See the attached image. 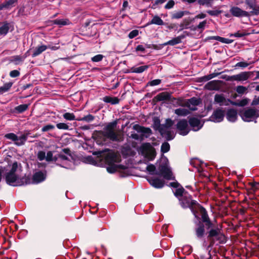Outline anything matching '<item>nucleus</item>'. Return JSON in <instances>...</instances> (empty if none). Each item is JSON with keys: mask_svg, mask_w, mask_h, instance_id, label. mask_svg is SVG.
<instances>
[{"mask_svg": "<svg viewBox=\"0 0 259 259\" xmlns=\"http://www.w3.org/2000/svg\"><path fill=\"white\" fill-rule=\"evenodd\" d=\"M148 24L162 25L163 24V21L159 16L156 15L153 17L151 21Z\"/></svg>", "mask_w": 259, "mask_h": 259, "instance_id": "7c9ffc66", "label": "nucleus"}, {"mask_svg": "<svg viewBox=\"0 0 259 259\" xmlns=\"http://www.w3.org/2000/svg\"><path fill=\"white\" fill-rule=\"evenodd\" d=\"M189 11H179L174 13L172 16L173 19H180L184 15L189 14Z\"/></svg>", "mask_w": 259, "mask_h": 259, "instance_id": "4c0bfd02", "label": "nucleus"}, {"mask_svg": "<svg viewBox=\"0 0 259 259\" xmlns=\"http://www.w3.org/2000/svg\"><path fill=\"white\" fill-rule=\"evenodd\" d=\"M63 117L64 119L67 120H76L75 116L73 113L66 112L63 115Z\"/></svg>", "mask_w": 259, "mask_h": 259, "instance_id": "79ce46f5", "label": "nucleus"}, {"mask_svg": "<svg viewBox=\"0 0 259 259\" xmlns=\"http://www.w3.org/2000/svg\"><path fill=\"white\" fill-rule=\"evenodd\" d=\"M179 200L182 206L184 208H191L197 203L196 201L192 200L191 197L187 194H185L184 196L179 198Z\"/></svg>", "mask_w": 259, "mask_h": 259, "instance_id": "9b49d317", "label": "nucleus"}, {"mask_svg": "<svg viewBox=\"0 0 259 259\" xmlns=\"http://www.w3.org/2000/svg\"><path fill=\"white\" fill-rule=\"evenodd\" d=\"M21 171L22 166L21 164H18L17 162H15L11 165V169L9 172L20 175Z\"/></svg>", "mask_w": 259, "mask_h": 259, "instance_id": "b1692460", "label": "nucleus"}, {"mask_svg": "<svg viewBox=\"0 0 259 259\" xmlns=\"http://www.w3.org/2000/svg\"><path fill=\"white\" fill-rule=\"evenodd\" d=\"M48 47L46 45H41L40 46H38L34 49L32 56L33 57H34L37 56H38L43 52L46 51Z\"/></svg>", "mask_w": 259, "mask_h": 259, "instance_id": "393cba45", "label": "nucleus"}, {"mask_svg": "<svg viewBox=\"0 0 259 259\" xmlns=\"http://www.w3.org/2000/svg\"><path fill=\"white\" fill-rule=\"evenodd\" d=\"M57 127L59 130H67L69 129V126L65 123H59L56 124Z\"/></svg>", "mask_w": 259, "mask_h": 259, "instance_id": "3c124183", "label": "nucleus"}, {"mask_svg": "<svg viewBox=\"0 0 259 259\" xmlns=\"http://www.w3.org/2000/svg\"><path fill=\"white\" fill-rule=\"evenodd\" d=\"M46 160L48 161H51L53 160H55V157L53 158V155L52 151H49L47 152L46 156Z\"/></svg>", "mask_w": 259, "mask_h": 259, "instance_id": "052dcab7", "label": "nucleus"}, {"mask_svg": "<svg viewBox=\"0 0 259 259\" xmlns=\"http://www.w3.org/2000/svg\"><path fill=\"white\" fill-rule=\"evenodd\" d=\"M156 167L155 166L152 164H148L146 167V170L150 172L151 174H153L155 170Z\"/></svg>", "mask_w": 259, "mask_h": 259, "instance_id": "6e6d98bb", "label": "nucleus"}, {"mask_svg": "<svg viewBox=\"0 0 259 259\" xmlns=\"http://www.w3.org/2000/svg\"><path fill=\"white\" fill-rule=\"evenodd\" d=\"M28 107V105L27 104H22L20 105L15 108V110L18 113H22L24 111H26Z\"/></svg>", "mask_w": 259, "mask_h": 259, "instance_id": "ea45409f", "label": "nucleus"}, {"mask_svg": "<svg viewBox=\"0 0 259 259\" xmlns=\"http://www.w3.org/2000/svg\"><path fill=\"white\" fill-rule=\"evenodd\" d=\"M199 103L200 100L196 98L193 97L189 99L185 103L179 104V105L183 107H188L190 110L194 111L197 109L196 107Z\"/></svg>", "mask_w": 259, "mask_h": 259, "instance_id": "f8f14e48", "label": "nucleus"}, {"mask_svg": "<svg viewBox=\"0 0 259 259\" xmlns=\"http://www.w3.org/2000/svg\"><path fill=\"white\" fill-rule=\"evenodd\" d=\"M231 14L235 17H249L250 14L247 11L242 10L240 8L237 7H232L230 10Z\"/></svg>", "mask_w": 259, "mask_h": 259, "instance_id": "ddd939ff", "label": "nucleus"}, {"mask_svg": "<svg viewBox=\"0 0 259 259\" xmlns=\"http://www.w3.org/2000/svg\"><path fill=\"white\" fill-rule=\"evenodd\" d=\"M230 100H227L223 95L216 94L214 96V103L220 106L227 105Z\"/></svg>", "mask_w": 259, "mask_h": 259, "instance_id": "6ab92c4d", "label": "nucleus"}, {"mask_svg": "<svg viewBox=\"0 0 259 259\" xmlns=\"http://www.w3.org/2000/svg\"><path fill=\"white\" fill-rule=\"evenodd\" d=\"M37 158L38 159L41 161V160H43L44 159H46V153L45 152L42 151H39L37 153Z\"/></svg>", "mask_w": 259, "mask_h": 259, "instance_id": "680f3d73", "label": "nucleus"}, {"mask_svg": "<svg viewBox=\"0 0 259 259\" xmlns=\"http://www.w3.org/2000/svg\"><path fill=\"white\" fill-rule=\"evenodd\" d=\"M210 38L212 39L217 40L221 42L225 43V44H230L232 42V40H230L229 39L224 38V37H221L219 36H212Z\"/></svg>", "mask_w": 259, "mask_h": 259, "instance_id": "58836bf2", "label": "nucleus"}, {"mask_svg": "<svg viewBox=\"0 0 259 259\" xmlns=\"http://www.w3.org/2000/svg\"><path fill=\"white\" fill-rule=\"evenodd\" d=\"M133 128L138 132L142 133H148L151 131L150 129L149 128H145L138 124L134 125L133 126Z\"/></svg>", "mask_w": 259, "mask_h": 259, "instance_id": "72a5a7b5", "label": "nucleus"}, {"mask_svg": "<svg viewBox=\"0 0 259 259\" xmlns=\"http://www.w3.org/2000/svg\"><path fill=\"white\" fill-rule=\"evenodd\" d=\"M106 161L108 163L109 166L107 167V170L109 173H114L117 170L119 165L115 163L119 162L120 157L114 152L108 151L105 157Z\"/></svg>", "mask_w": 259, "mask_h": 259, "instance_id": "f03ea898", "label": "nucleus"}, {"mask_svg": "<svg viewBox=\"0 0 259 259\" xmlns=\"http://www.w3.org/2000/svg\"><path fill=\"white\" fill-rule=\"evenodd\" d=\"M157 175H162L165 179L171 180L172 175L169 167L167 165L160 164L159 167V171L155 173Z\"/></svg>", "mask_w": 259, "mask_h": 259, "instance_id": "1a4fd4ad", "label": "nucleus"}, {"mask_svg": "<svg viewBox=\"0 0 259 259\" xmlns=\"http://www.w3.org/2000/svg\"><path fill=\"white\" fill-rule=\"evenodd\" d=\"M251 75V72H242L239 74L228 76L226 80L228 81H237L243 82L246 81L250 77Z\"/></svg>", "mask_w": 259, "mask_h": 259, "instance_id": "6e6552de", "label": "nucleus"}, {"mask_svg": "<svg viewBox=\"0 0 259 259\" xmlns=\"http://www.w3.org/2000/svg\"><path fill=\"white\" fill-rule=\"evenodd\" d=\"M63 151L67 155H66L62 153L59 154L57 156L55 157V161L57 162V164L60 165L63 167L68 168L69 163L71 162L69 159L71 156L69 153V150L68 149H65Z\"/></svg>", "mask_w": 259, "mask_h": 259, "instance_id": "20e7f679", "label": "nucleus"}, {"mask_svg": "<svg viewBox=\"0 0 259 259\" xmlns=\"http://www.w3.org/2000/svg\"><path fill=\"white\" fill-rule=\"evenodd\" d=\"M184 38V35H180L176 37L173 38L171 40L163 44V46H175L181 42L182 39Z\"/></svg>", "mask_w": 259, "mask_h": 259, "instance_id": "5701e85b", "label": "nucleus"}, {"mask_svg": "<svg viewBox=\"0 0 259 259\" xmlns=\"http://www.w3.org/2000/svg\"><path fill=\"white\" fill-rule=\"evenodd\" d=\"M197 3L200 6H205L209 7L212 5V0H198Z\"/></svg>", "mask_w": 259, "mask_h": 259, "instance_id": "a19ab883", "label": "nucleus"}, {"mask_svg": "<svg viewBox=\"0 0 259 259\" xmlns=\"http://www.w3.org/2000/svg\"><path fill=\"white\" fill-rule=\"evenodd\" d=\"M245 4L248 7L252 10L250 12L251 15H258L259 14V7H256L255 0H245Z\"/></svg>", "mask_w": 259, "mask_h": 259, "instance_id": "dca6fc26", "label": "nucleus"}, {"mask_svg": "<svg viewBox=\"0 0 259 259\" xmlns=\"http://www.w3.org/2000/svg\"><path fill=\"white\" fill-rule=\"evenodd\" d=\"M205 232L204 227L203 225L199 226L196 229V235L198 238H201L204 235Z\"/></svg>", "mask_w": 259, "mask_h": 259, "instance_id": "e433bc0d", "label": "nucleus"}, {"mask_svg": "<svg viewBox=\"0 0 259 259\" xmlns=\"http://www.w3.org/2000/svg\"><path fill=\"white\" fill-rule=\"evenodd\" d=\"M170 94L168 92H162L157 95L154 98L156 101H164L169 100Z\"/></svg>", "mask_w": 259, "mask_h": 259, "instance_id": "4be33fe9", "label": "nucleus"}, {"mask_svg": "<svg viewBox=\"0 0 259 259\" xmlns=\"http://www.w3.org/2000/svg\"><path fill=\"white\" fill-rule=\"evenodd\" d=\"M103 101L106 103H109L112 105L117 104L119 103V99L117 97H111L105 96L103 98Z\"/></svg>", "mask_w": 259, "mask_h": 259, "instance_id": "c85d7f7f", "label": "nucleus"}, {"mask_svg": "<svg viewBox=\"0 0 259 259\" xmlns=\"http://www.w3.org/2000/svg\"><path fill=\"white\" fill-rule=\"evenodd\" d=\"M95 119V117L89 114L86 116H84L81 118H77L76 120L77 121H84L87 122H90L93 121Z\"/></svg>", "mask_w": 259, "mask_h": 259, "instance_id": "f704fd0d", "label": "nucleus"}, {"mask_svg": "<svg viewBox=\"0 0 259 259\" xmlns=\"http://www.w3.org/2000/svg\"><path fill=\"white\" fill-rule=\"evenodd\" d=\"M249 64L246 62H239L236 64V67L245 68L249 66Z\"/></svg>", "mask_w": 259, "mask_h": 259, "instance_id": "13d9d810", "label": "nucleus"}, {"mask_svg": "<svg viewBox=\"0 0 259 259\" xmlns=\"http://www.w3.org/2000/svg\"><path fill=\"white\" fill-rule=\"evenodd\" d=\"M159 132L162 137H164L167 140L173 139L175 136L174 132L171 130V128L167 127H160Z\"/></svg>", "mask_w": 259, "mask_h": 259, "instance_id": "2eb2a0df", "label": "nucleus"}, {"mask_svg": "<svg viewBox=\"0 0 259 259\" xmlns=\"http://www.w3.org/2000/svg\"><path fill=\"white\" fill-rule=\"evenodd\" d=\"M169 149L170 146L167 142L163 143L161 146V151L163 153L167 152Z\"/></svg>", "mask_w": 259, "mask_h": 259, "instance_id": "de8ad7c7", "label": "nucleus"}, {"mask_svg": "<svg viewBox=\"0 0 259 259\" xmlns=\"http://www.w3.org/2000/svg\"><path fill=\"white\" fill-rule=\"evenodd\" d=\"M224 117V111L219 108L215 110L210 117V120L214 122H220L223 121Z\"/></svg>", "mask_w": 259, "mask_h": 259, "instance_id": "4468645a", "label": "nucleus"}, {"mask_svg": "<svg viewBox=\"0 0 259 259\" xmlns=\"http://www.w3.org/2000/svg\"><path fill=\"white\" fill-rule=\"evenodd\" d=\"M6 181L8 184L13 186H19L23 184L20 175L7 172L6 175Z\"/></svg>", "mask_w": 259, "mask_h": 259, "instance_id": "423d86ee", "label": "nucleus"}, {"mask_svg": "<svg viewBox=\"0 0 259 259\" xmlns=\"http://www.w3.org/2000/svg\"><path fill=\"white\" fill-rule=\"evenodd\" d=\"M207 13H208L210 16H218L219 15L222 13V11L216 10H208L206 11Z\"/></svg>", "mask_w": 259, "mask_h": 259, "instance_id": "8fccbe9b", "label": "nucleus"}, {"mask_svg": "<svg viewBox=\"0 0 259 259\" xmlns=\"http://www.w3.org/2000/svg\"><path fill=\"white\" fill-rule=\"evenodd\" d=\"M149 184L156 188H161L164 186V181L160 179L151 178L147 179Z\"/></svg>", "mask_w": 259, "mask_h": 259, "instance_id": "f3484780", "label": "nucleus"}, {"mask_svg": "<svg viewBox=\"0 0 259 259\" xmlns=\"http://www.w3.org/2000/svg\"><path fill=\"white\" fill-rule=\"evenodd\" d=\"M214 238L215 239L218 240L221 243H224L226 242L225 236L224 234L221 233V232H220L218 235Z\"/></svg>", "mask_w": 259, "mask_h": 259, "instance_id": "a18cd8bd", "label": "nucleus"}, {"mask_svg": "<svg viewBox=\"0 0 259 259\" xmlns=\"http://www.w3.org/2000/svg\"><path fill=\"white\" fill-rule=\"evenodd\" d=\"M54 128H55V126L54 125H52V124H47V125L44 126L41 128V131L42 132H48V131H50V130H53Z\"/></svg>", "mask_w": 259, "mask_h": 259, "instance_id": "4d7b16f0", "label": "nucleus"}, {"mask_svg": "<svg viewBox=\"0 0 259 259\" xmlns=\"http://www.w3.org/2000/svg\"><path fill=\"white\" fill-rule=\"evenodd\" d=\"M177 128L179 133L182 136H186L189 132L188 122L186 119L180 120L177 124Z\"/></svg>", "mask_w": 259, "mask_h": 259, "instance_id": "9d476101", "label": "nucleus"}, {"mask_svg": "<svg viewBox=\"0 0 259 259\" xmlns=\"http://www.w3.org/2000/svg\"><path fill=\"white\" fill-rule=\"evenodd\" d=\"M103 55L101 54H98L92 57L91 60L93 62H98L101 61L103 59Z\"/></svg>", "mask_w": 259, "mask_h": 259, "instance_id": "603ef678", "label": "nucleus"}, {"mask_svg": "<svg viewBox=\"0 0 259 259\" xmlns=\"http://www.w3.org/2000/svg\"><path fill=\"white\" fill-rule=\"evenodd\" d=\"M206 17V14L203 13H201L198 15H197L196 16H195V18L194 19H204V18H205Z\"/></svg>", "mask_w": 259, "mask_h": 259, "instance_id": "774afa93", "label": "nucleus"}, {"mask_svg": "<svg viewBox=\"0 0 259 259\" xmlns=\"http://www.w3.org/2000/svg\"><path fill=\"white\" fill-rule=\"evenodd\" d=\"M161 82V80L159 79H156L151 80L149 82L148 84L150 86H155L159 84Z\"/></svg>", "mask_w": 259, "mask_h": 259, "instance_id": "e2e57ef3", "label": "nucleus"}, {"mask_svg": "<svg viewBox=\"0 0 259 259\" xmlns=\"http://www.w3.org/2000/svg\"><path fill=\"white\" fill-rule=\"evenodd\" d=\"M13 83L9 82L4 84L3 86L0 87V94H2L7 91L12 87Z\"/></svg>", "mask_w": 259, "mask_h": 259, "instance_id": "c9c22d12", "label": "nucleus"}, {"mask_svg": "<svg viewBox=\"0 0 259 259\" xmlns=\"http://www.w3.org/2000/svg\"><path fill=\"white\" fill-rule=\"evenodd\" d=\"M5 138L14 142L15 144L17 146H21L24 144L27 140V136L26 135L23 134L20 137H18L16 134L11 133L6 134Z\"/></svg>", "mask_w": 259, "mask_h": 259, "instance_id": "0eeeda50", "label": "nucleus"}, {"mask_svg": "<svg viewBox=\"0 0 259 259\" xmlns=\"http://www.w3.org/2000/svg\"><path fill=\"white\" fill-rule=\"evenodd\" d=\"M174 123V121L170 119H167L166 120L165 124H162L160 127H167V128H171V126Z\"/></svg>", "mask_w": 259, "mask_h": 259, "instance_id": "49530a36", "label": "nucleus"}, {"mask_svg": "<svg viewBox=\"0 0 259 259\" xmlns=\"http://www.w3.org/2000/svg\"><path fill=\"white\" fill-rule=\"evenodd\" d=\"M174 112L179 116H186L190 113L188 109L182 108L175 109Z\"/></svg>", "mask_w": 259, "mask_h": 259, "instance_id": "cd10ccee", "label": "nucleus"}, {"mask_svg": "<svg viewBox=\"0 0 259 259\" xmlns=\"http://www.w3.org/2000/svg\"><path fill=\"white\" fill-rule=\"evenodd\" d=\"M9 30V24L8 23H5L0 27V36L6 35Z\"/></svg>", "mask_w": 259, "mask_h": 259, "instance_id": "473e14b6", "label": "nucleus"}, {"mask_svg": "<svg viewBox=\"0 0 259 259\" xmlns=\"http://www.w3.org/2000/svg\"><path fill=\"white\" fill-rule=\"evenodd\" d=\"M190 126L194 131H198L202 126V124L199 119L196 118H191L189 120Z\"/></svg>", "mask_w": 259, "mask_h": 259, "instance_id": "a211bd4d", "label": "nucleus"}, {"mask_svg": "<svg viewBox=\"0 0 259 259\" xmlns=\"http://www.w3.org/2000/svg\"><path fill=\"white\" fill-rule=\"evenodd\" d=\"M239 114L244 121L249 122L259 116V111L250 108L241 111Z\"/></svg>", "mask_w": 259, "mask_h": 259, "instance_id": "39448f33", "label": "nucleus"}, {"mask_svg": "<svg viewBox=\"0 0 259 259\" xmlns=\"http://www.w3.org/2000/svg\"><path fill=\"white\" fill-rule=\"evenodd\" d=\"M219 88L218 81L212 80L207 82L205 85V88L208 90H216Z\"/></svg>", "mask_w": 259, "mask_h": 259, "instance_id": "a878e982", "label": "nucleus"}, {"mask_svg": "<svg viewBox=\"0 0 259 259\" xmlns=\"http://www.w3.org/2000/svg\"><path fill=\"white\" fill-rule=\"evenodd\" d=\"M175 4V3L173 0H170L165 5L164 8L165 9H170L174 7Z\"/></svg>", "mask_w": 259, "mask_h": 259, "instance_id": "bf43d9fd", "label": "nucleus"}, {"mask_svg": "<svg viewBox=\"0 0 259 259\" xmlns=\"http://www.w3.org/2000/svg\"><path fill=\"white\" fill-rule=\"evenodd\" d=\"M138 34L139 31L138 30H133L129 33L128 37L130 38H133L136 37Z\"/></svg>", "mask_w": 259, "mask_h": 259, "instance_id": "0e129e2a", "label": "nucleus"}, {"mask_svg": "<svg viewBox=\"0 0 259 259\" xmlns=\"http://www.w3.org/2000/svg\"><path fill=\"white\" fill-rule=\"evenodd\" d=\"M186 194V193L185 192V190L184 188H178L176 189L175 195L177 197H181V198H182L183 196H184V194Z\"/></svg>", "mask_w": 259, "mask_h": 259, "instance_id": "c03bdc74", "label": "nucleus"}, {"mask_svg": "<svg viewBox=\"0 0 259 259\" xmlns=\"http://www.w3.org/2000/svg\"><path fill=\"white\" fill-rule=\"evenodd\" d=\"M247 89L246 87L243 85H238L236 87V91L239 94H243L247 91Z\"/></svg>", "mask_w": 259, "mask_h": 259, "instance_id": "09e8293b", "label": "nucleus"}, {"mask_svg": "<svg viewBox=\"0 0 259 259\" xmlns=\"http://www.w3.org/2000/svg\"><path fill=\"white\" fill-rule=\"evenodd\" d=\"M149 67L148 65H144L138 67H132L131 71L132 73H141L147 70Z\"/></svg>", "mask_w": 259, "mask_h": 259, "instance_id": "c756f323", "label": "nucleus"}, {"mask_svg": "<svg viewBox=\"0 0 259 259\" xmlns=\"http://www.w3.org/2000/svg\"><path fill=\"white\" fill-rule=\"evenodd\" d=\"M207 21L206 20L200 22L199 24L196 26V28L200 29L201 31L203 30L206 25Z\"/></svg>", "mask_w": 259, "mask_h": 259, "instance_id": "864d4df0", "label": "nucleus"}, {"mask_svg": "<svg viewBox=\"0 0 259 259\" xmlns=\"http://www.w3.org/2000/svg\"><path fill=\"white\" fill-rule=\"evenodd\" d=\"M226 118L230 122H235L237 119V112L236 110L230 109L226 113Z\"/></svg>", "mask_w": 259, "mask_h": 259, "instance_id": "412c9836", "label": "nucleus"}, {"mask_svg": "<svg viewBox=\"0 0 259 259\" xmlns=\"http://www.w3.org/2000/svg\"><path fill=\"white\" fill-rule=\"evenodd\" d=\"M18 0H8L4 2L6 9H9L14 6L15 4L17 3Z\"/></svg>", "mask_w": 259, "mask_h": 259, "instance_id": "37998d69", "label": "nucleus"}, {"mask_svg": "<svg viewBox=\"0 0 259 259\" xmlns=\"http://www.w3.org/2000/svg\"><path fill=\"white\" fill-rule=\"evenodd\" d=\"M20 72L17 70H14L10 72V75L11 77H16L19 75Z\"/></svg>", "mask_w": 259, "mask_h": 259, "instance_id": "69168bd1", "label": "nucleus"}, {"mask_svg": "<svg viewBox=\"0 0 259 259\" xmlns=\"http://www.w3.org/2000/svg\"><path fill=\"white\" fill-rule=\"evenodd\" d=\"M54 24L58 25L59 27L69 25L71 22L68 19H56L52 21Z\"/></svg>", "mask_w": 259, "mask_h": 259, "instance_id": "bb28decb", "label": "nucleus"}, {"mask_svg": "<svg viewBox=\"0 0 259 259\" xmlns=\"http://www.w3.org/2000/svg\"><path fill=\"white\" fill-rule=\"evenodd\" d=\"M46 178V174L41 171L35 172L33 176V182L38 184L44 181Z\"/></svg>", "mask_w": 259, "mask_h": 259, "instance_id": "aec40b11", "label": "nucleus"}, {"mask_svg": "<svg viewBox=\"0 0 259 259\" xmlns=\"http://www.w3.org/2000/svg\"><path fill=\"white\" fill-rule=\"evenodd\" d=\"M116 121L109 123L104 128V135L112 141L121 142L123 140V136L119 131H115Z\"/></svg>", "mask_w": 259, "mask_h": 259, "instance_id": "f257e3e1", "label": "nucleus"}, {"mask_svg": "<svg viewBox=\"0 0 259 259\" xmlns=\"http://www.w3.org/2000/svg\"><path fill=\"white\" fill-rule=\"evenodd\" d=\"M201 212L202 221L204 223H206L207 224L209 225L210 224V222L209 221L208 216L207 214L205 209L204 208L202 207L201 208Z\"/></svg>", "mask_w": 259, "mask_h": 259, "instance_id": "2f4dec72", "label": "nucleus"}, {"mask_svg": "<svg viewBox=\"0 0 259 259\" xmlns=\"http://www.w3.org/2000/svg\"><path fill=\"white\" fill-rule=\"evenodd\" d=\"M139 152L149 160H152L155 157V149L150 143H143L139 148Z\"/></svg>", "mask_w": 259, "mask_h": 259, "instance_id": "7ed1b4c3", "label": "nucleus"}, {"mask_svg": "<svg viewBox=\"0 0 259 259\" xmlns=\"http://www.w3.org/2000/svg\"><path fill=\"white\" fill-rule=\"evenodd\" d=\"M13 58L14 61L18 63L19 62H22L24 60L25 58L22 57L20 56H15L13 57Z\"/></svg>", "mask_w": 259, "mask_h": 259, "instance_id": "338daca9", "label": "nucleus"}, {"mask_svg": "<svg viewBox=\"0 0 259 259\" xmlns=\"http://www.w3.org/2000/svg\"><path fill=\"white\" fill-rule=\"evenodd\" d=\"M220 232V231L219 229H211L209 232L208 237H215Z\"/></svg>", "mask_w": 259, "mask_h": 259, "instance_id": "5fc2aeb1", "label": "nucleus"}]
</instances>
